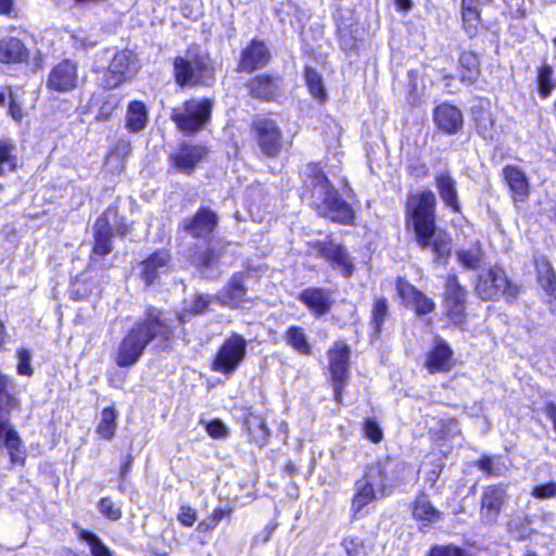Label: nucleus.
Listing matches in <instances>:
<instances>
[{
  "label": "nucleus",
  "instance_id": "50",
  "mask_svg": "<svg viewBox=\"0 0 556 556\" xmlns=\"http://www.w3.org/2000/svg\"><path fill=\"white\" fill-rule=\"evenodd\" d=\"M17 363L16 372L21 376L30 377L34 374V368L30 364V352L27 349L20 348L16 350Z\"/></svg>",
  "mask_w": 556,
  "mask_h": 556
},
{
  "label": "nucleus",
  "instance_id": "9",
  "mask_svg": "<svg viewBox=\"0 0 556 556\" xmlns=\"http://www.w3.org/2000/svg\"><path fill=\"white\" fill-rule=\"evenodd\" d=\"M243 86L249 98L261 103H280L286 93L282 76L271 72L254 74Z\"/></svg>",
  "mask_w": 556,
  "mask_h": 556
},
{
  "label": "nucleus",
  "instance_id": "1",
  "mask_svg": "<svg viewBox=\"0 0 556 556\" xmlns=\"http://www.w3.org/2000/svg\"><path fill=\"white\" fill-rule=\"evenodd\" d=\"M168 314L162 307L146 305L142 315L122 337L114 353L115 364L121 368L135 366L152 342H157L162 349H172L176 327Z\"/></svg>",
  "mask_w": 556,
  "mask_h": 556
},
{
  "label": "nucleus",
  "instance_id": "47",
  "mask_svg": "<svg viewBox=\"0 0 556 556\" xmlns=\"http://www.w3.org/2000/svg\"><path fill=\"white\" fill-rule=\"evenodd\" d=\"M100 513L111 521H117L122 518V508L110 496L100 498L98 503Z\"/></svg>",
  "mask_w": 556,
  "mask_h": 556
},
{
  "label": "nucleus",
  "instance_id": "28",
  "mask_svg": "<svg viewBox=\"0 0 556 556\" xmlns=\"http://www.w3.org/2000/svg\"><path fill=\"white\" fill-rule=\"evenodd\" d=\"M433 118L437 126L447 134H456L463 127V114L455 105L443 103L435 108Z\"/></svg>",
  "mask_w": 556,
  "mask_h": 556
},
{
  "label": "nucleus",
  "instance_id": "38",
  "mask_svg": "<svg viewBox=\"0 0 556 556\" xmlns=\"http://www.w3.org/2000/svg\"><path fill=\"white\" fill-rule=\"evenodd\" d=\"M117 410L114 406H105L100 412V420L96 426V433L102 440L111 441L117 429Z\"/></svg>",
  "mask_w": 556,
  "mask_h": 556
},
{
  "label": "nucleus",
  "instance_id": "33",
  "mask_svg": "<svg viewBox=\"0 0 556 556\" xmlns=\"http://www.w3.org/2000/svg\"><path fill=\"white\" fill-rule=\"evenodd\" d=\"M149 122L147 105L141 100H132L127 105L125 127L130 132L141 131Z\"/></svg>",
  "mask_w": 556,
  "mask_h": 556
},
{
  "label": "nucleus",
  "instance_id": "20",
  "mask_svg": "<svg viewBox=\"0 0 556 556\" xmlns=\"http://www.w3.org/2000/svg\"><path fill=\"white\" fill-rule=\"evenodd\" d=\"M172 263V253L168 249H156L138 263L139 278L146 287L154 285L162 271Z\"/></svg>",
  "mask_w": 556,
  "mask_h": 556
},
{
  "label": "nucleus",
  "instance_id": "61",
  "mask_svg": "<svg viewBox=\"0 0 556 556\" xmlns=\"http://www.w3.org/2000/svg\"><path fill=\"white\" fill-rule=\"evenodd\" d=\"M490 0H476L477 3H485ZM473 0H463V17L465 21L470 22L478 17V11L473 4Z\"/></svg>",
  "mask_w": 556,
  "mask_h": 556
},
{
  "label": "nucleus",
  "instance_id": "62",
  "mask_svg": "<svg viewBox=\"0 0 556 556\" xmlns=\"http://www.w3.org/2000/svg\"><path fill=\"white\" fill-rule=\"evenodd\" d=\"M429 556H468L456 546H437L431 549Z\"/></svg>",
  "mask_w": 556,
  "mask_h": 556
},
{
  "label": "nucleus",
  "instance_id": "48",
  "mask_svg": "<svg viewBox=\"0 0 556 556\" xmlns=\"http://www.w3.org/2000/svg\"><path fill=\"white\" fill-rule=\"evenodd\" d=\"M388 316V303L386 299H379L375 302L372 308L371 324L374 328V334L378 336L380 332L381 325L384 323Z\"/></svg>",
  "mask_w": 556,
  "mask_h": 556
},
{
  "label": "nucleus",
  "instance_id": "3",
  "mask_svg": "<svg viewBox=\"0 0 556 556\" xmlns=\"http://www.w3.org/2000/svg\"><path fill=\"white\" fill-rule=\"evenodd\" d=\"M172 77L177 87H211L216 80L215 67L208 55H195L192 60L176 55L172 61Z\"/></svg>",
  "mask_w": 556,
  "mask_h": 556
},
{
  "label": "nucleus",
  "instance_id": "24",
  "mask_svg": "<svg viewBox=\"0 0 556 556\" xmlns=\"http://www.w3.org/2000/svg\"><path fill=\"white\" fill-rule=\"evenodd\" d=\"M298 300L316 317L330 312L332 306V292L321 287H308L298 294Z\"/></svg>",
  "mask_w": 556,
  "mask_h": 556
},
{
  "label": "nucleus",
  "instance_id": "32",
  "mask_svg": "<svg viewBox=\"0 0 556 556\" xmlns=\"http://www.w3.org/2000/svg\"><path fill=\"white\" fill-rule=\"evenodd\" d=\"M538 280L546 294L549 296V304L553 312H556V275L546 258L536 261Z\"/></svg>",
  "mask_w": 556,
  "mask_h": 556
},
{
  "label": "nucleus",
  "instance_id": "49",
  "mask_svg": "<svg viewBox=\"0 0 556 556\" xmlns=\"http://www.w3.org/2000/svg\"><path fill=\"white\" fill-rule=\"evenodd\" d=\"M363 435L372 443H380L383 439V430L375 418H367L362 425Z\"/></svg>",
  "mask_w": 556,
  "mask_h": 556
},
{
  "label": "nucleus",
  "instance_id": "18",
  "mask_svg": "<svg viewBox=\"0 0 556 556\" xmlns=\"http://www.w3.org/2000/svg\"><path fill=\"white\" fill-rule=\"evenodd\" d=\"M131 53L128 50H119L114 53L101 78L100 86L104 90H113L121 87L129 79Z\"/></svg>",
  "mask_w": 556,
  "mask_h": 556
},
{
  "label": "nucleus",
  "instance_id": "26",
  "mask_svg": "<svg viewBox=\"0 0 556 556\" xmlns=\"http://www.w3.org/2000/svg\"><path fill=\"white\" fill-rule=\"evenodd\" d=\"M242 429L248 441L260 448L264 447L269 441L270 430L264 418L252 412H247L242 416Z\"/></svg>",
  "mask_w": 556,
  "mask_h": 556
},
{
  "label": "nucleus",
  "instance_id": "42",
  "mask_svg": "<svg viewBox=\"0 0 556 556\" xmlns=\"http://www.w3.org/2000/svg\"><path fill=\"white\" fill-rule=\"evenodd\" d=\"M223 255V249L207 247L194 254V264L199 269H210L219 263Z\"/></svg>",
  "mask_w": 556,
  "mask_h": 556
},
{
  "label": "nucleus",
  "instance_id": "55",
  "mask_svg": "<svg viewBox=\"0 0 556 556\" xmlns=\"http://www.w3.org/2000/svg\"><path fill=\"white\" fill-rule=\"evenodd\" d=\"M9 108L8 115L16 123H22L24 118V111L20 102L14 97L11 87H8Z\"/></svg>",
  "mask_w": 556,
  "mask_h": 556
},
{
  "label": "nucleus",
  "instance_id": "35",
  "mask_svg": "<svg viewBox=\"0 0 556 556\" xmlns=\"http://www.w3.org/2000/svg\"><path fill=\"white\" fill-rule=\"evenodd\" d=\"M435 187L446 206L458 212L459 203L455 179L447 172L440 173L435 176Z\"/></svg>",
  "mask_w": 556,
  "mask_h": 556
},
{
  "label": "nucleus",
  "instance_id": "41",
  "mask_svg": "<svg viewBox=\"0 0 556 556\" xmlns=\"http://www.w3.org/2000/svg\"><path fill=\"white\" fill-rule=\"evenodd\" d=\"M94 288L92 278L76 276L71 283L70 298L74 301H86L92 295Z\"/></svg>",
  "mask_w": 556,
  "mask_h": 556
},
{
  "label": "nucleus",
  "instance_id": "27",
  "mask_svg": "<svg viewBox=\"0 0 556 556\" xmlns=\"http://www.w3.org/2000/svg\"><path fill=\"white\" fill-rule=\"evenodd\" d=\"M324 190V198L321 200L324 215L331 220L342 224L346 223L348 203L340 197L338 190L331 185Z\"/></svg>",
  "mask_w": 556,
  "mask_h": 556
},
{
  "label": "nucleus",
  "instance_id": "19",
  "mask_svg": "<svg viewBox=\"0 0 556 556\" xmlns=\"http://www.w3.org/2000/svg\"><path fill=\"white\" fill-rule=\"evenodd\" d=\"M443 305L450 319L455 325H460L465 317L466 291L455 275L446 278Z\"/></svg>",
  "mask_w": 556,
  "mask_h": 556
},
{
  "label": "nucleus",
  "instance_id": "23",
  "mask_svg": "<svg viewBox=\"0 0 556 556\" xmlns=\"http://www.w3.org/2000/svg\"><path fill=\"white\" fill-rule=\"evenodd\" d=\"M454 352L440 337L434 338L433 346L427 352L425 367L430 374L447 372L455 364Z\"/></svg>",
  "mask_w": 556,
  "mask_h": 556
},
{
  "label": "nucleus",
  "instance_id": "51",
  "mask_svg": "<svg viewBox=\"0 0 556 556\" xmlns=\"http://www.w3.org/2000/svg\"><path fill=\"white\" fill-rule=\"evenodd\" d=\"M205 431L212 439L223 440L229 435L226 425L218 418H214L204 425Z\"/></svg>",
  "mask_w": 556,
  "mask_h": 556
},
{
  "label": "nucleus",
  "instance_id": "5",
  "mask_svg": "<svg viewBox=\"0 0 556 556\" xmlns=\"http://www.w3.org/2000/svg\"><path fill=\"white\" fill-rule=\"evenodd\" d=\"M129 231L130 227L126 224L125 218H118V206L109 205L96 218L92 226V255L103 258L111 254L114 250L115 235L124 238Z\"/></svg>",
  "mask_w": 556,
  "mask_h": 556
},
{
  "label": "nucleus",
  "instance_id": "59",
  "mask_svg": "<svg viewBox=\"0 0 556 556\" xmlns=\"http://www.w3.org/2000/svg\"><path fill=\"white\" fill-rule=\"evenodd\" d=\"M279 523L277 520L269 521L263 529L262 533L254 536L253 541L255 544H264L271 540L274 532L278 528Z\"/></svg>",
  "mask_w": 556,
  "mask_h": 556
},
{
  "label": "nucleus",
  "instance_id": "31",
  "mask_svg": "<svg viewBox=\"0 0 556 556\" xmlns=\"http://www.w3.org/2000/svg\"><path fill=\"white\" fill-rule=\"evenodd\" d=\"M302 75L309 96L318 105H324L329 97L321 74L311 65H305Z\"/></svg>",
  "mask_w": 556,
  "mask_h": 556
},
{
  "label": "nucleus",
  "instance_id": "60",
  "mask_svg": "<svg viewBox=\"0 0 556 556\" xmlns=\"http://www.w3.org/2000/svg\"><path fill=\"white\" fill-rule=\"evenodd\" d=\"M117 103L112 99H106L100 105L96 118L98 121H108L111 118L113 112L115 111Z\"/></svg>",
  "mask_w": 556,
  "mask_h": 556
},
{
  "label": "nucleus",
  "instance_id": "40",
  "mask_svg": "<svg viewBox=\"0 0 556 556\" xmlns=\"http://www.w3.org/2000/svg\"><path fill=\"white\" fill-rule=\"evenodd\" d=\"M460 80L467 85L473 84L479 76V61L475 53L463 52L459 56Z\"/></svg>",
  "mask_w": 556,
  "mask_h": 556
},
{
  "label": "nucleus",
  "instance_id": "6",
  "mask_svg": "<svg viewBox=\"0 0 556 556\" xmlns=\"http://www.w3.org/2000/svg\"><path fill=\"white\" fill-rule=\"evenodd\" d=\"M273 113L257 114L250 124V131L260 154L268 160L278 159L286 150V140L281 126Z\"/></svg>",
  "mask_w": 556,
  "mask_h": 556
},
{
  "label": "nucleus",
  "instance_id": "43",
  "mask_svg": "<svg viewBox=\"0 0 556 556\" xmlns=\"http://www.w3.org/2000/svg\"><path fill=\"white\" fill-rule=\"evenodd\" d=\"M79 540L86 542L90 546L92 556H113V552L103 543V541L94 533L80 529L77 533Z\"/></svg>",
  "mask_w": 556,
  "mask_h": 556
},
{
  "label": "nucleus",
  "instance_id": "8",
  "mask_svg": "<svg viewBox=\"0 0 556 556\" xmlns=\"http://www.w3.org/2000/svg\"><path fill=\"white\" fill-rule=\"evenodd\" d=\"M386 479L380 463L367 467L363 479L355 482V494L352 501L354 516L364 515L363 509L376 500V493L384 494ZM367 511H365L366 514Z\"/></svg>",
  "mask_w": 556,
  "mask_h": 556
},
{
  "label": "nucleus",
  "instance_id": "29",
  "mask_svg": "<svg viewBox=\"0 0 556 556\" xmlns=\"http://www.w3.org/2000/svg\"><path fill=\"white\" fill-rule=\"evenodd\" d=\"M502 175L513 193L514 201H525L530 188L526 173L516 165H506Z\"/></svg>",
  "mask_w": 556,
  "mask_h": 556
},
{
  "label": "nucleus",
  "instance_id": "12",
  "mask_svg": "<svg viewBox=\"0 0 556 556\" xmlns=\"http://www.w3.org/2000/svg\"><path fill=\"white\" fill-rule=\"evenodd\" d=\"M207 155L208 148L206 146L182 142L175 152L168 155L169 168L172 172L191 176Z\"/></svg>",
  "mask_w": 556,
  "mask_h": 556
},
{
  "label": "nucleus",
  "instance_id": "16",
  "mask_svg": "<svg viewBox=\"0 0 556 556\" xmlns=\"http://www.w3.org/2000/svg\"><path fill=\"white\" fill-rule=\"evenodd\" d=\"M7 30L9 34L0 38V64H28L31 52L23 38L13 35V33L17 31V27L11 25Z\"/></svg>",
  "mask_w": 556,
  "mask_h": 556
},
{
  "label": "nucleus",
  "instance_id": "37",
  "mask_svg": "<svg viewBox=\"0 0 556 556\" xmlns=\"http://www.w3.org/2000/svg\"><path fill=\"white\" fill-rule=\"evenodd\" d=\"M18 169L17 148L13 139H0V177Z\"/></svg>",
  "mask_w": 556,
  "mask_h": 556
},
{
  "label": "nucleus",
  "instance_id": "21",
  "mask_svg": "<svg viewBox=\"0 0 556 556\" xmlns=\"http://www.w3.org/2000/svg\"><path fill=\"white\" fill-rule=\"evenodd\" d=\"M507 500L506 488L502 484L486 486L481 495L480 517L483 523L494 525Z\"/></svg>",
  "mask_w": 556,
  "mask_h": 556
},
{
  "label": "nucleus",
  "instance_id": "63",
  "mask_svg": "<svg viewBox=\"0 0 556 556\" xmlns=\"http://www.w3.org/2000/svg\"><path fill=\"white\" fill-rule=\"evenodd\" d=\"M232 511H233V507L231 505L227 504L225 506L215 507L208 516L211 517V521H215L219 525V522L225 517H230Z\"/></svg>",
  "mask_w": 556,
  "mask_h": 556
},
{
  "label": "nucleus",
  "instance_id": "17",
  "mask_svg": "<svg viewBox=\"0 0 556 556\" xmlns=\"http://www.w3.org/2000/svg\"><path fill=\"white\" fill-rule=\"evenodd\" d=\"M248 274L244 271L233 273L228 281L216 292L215 301L222 307L236 309L247 302L248 287L245 286Z\"/></svg>",
  "mask_w": 556,
  "mask_h": 556
},
{
  "label": "nucleus",
  "instance_id": "52",
  "mask_svg": "<svg viewBox=\"0 0 556 556\" xmlns=\"http://www.w3.org/2000/svg\"><path fill=\"white\" fill-rule=\"evenodd\" d=\"M212 296L208 294H202L198 293L193 296L192 303L190 307L188 308V312L190 315H203L206 312H208L211 303H212Z\"/></svg>",
  "mask_w": 556,
  "mask_h": 556
},
{
  "label": "nucleus",
  "instance_id": "22",
  "mask_svg": "<svg viewBox=\"0 0 556 556\" xmlns=\"http://www.w3.org/2000/svg\"><path fill=\"white\" fill-rule=\"evenodd\" d=\"M0 444L7 448L12 465H25L27 450L18 432L11 426L10 419L7 417L0 418Z\"/></svg>",
  "mask_w": 556,
  "mask_h": 556
},
{
  "label": "nucleus",
  "instance_id": "7",
  "mask_svg": "<svg viewBox=\"0 0 556 556\" xmlns=\"http://www.w3.org/2000/svg\"><path fill=\"white\" fill-rule=\"evenodd\" d=\"M247 339L238 332H231L217 348L215 354L210 361L208 368L213 372L230 377L242 365L247 358Z\"/></svg>",
  "mask_w": 556,
  "mask_h": 556
},
{
  "label": "nucleus",
  "instance_id": "2",
  "mask_svg": "<svg viewBox=\"0 0 556 556\" xmlns=\"http://www.w3.org/2000/svg\"><path fill=\"white\" fill-rule=\"evenodd\" d=\"M437 199L431 190L413 193L406 203L407 225L413 227L415 239L421 249L430 245L435 230Z\"/></svg>",
  "mask_w": 556,
  "mask_h": 556
},
{
  "label": "nucleus",
  "instance_id": "57",
  "mask_svg": "<svg viewBox=\"0 0 556 556\" xmlns=\"http://www.w3.org/2000/svg\"><path fill=\"white\" fill-rule=\"evenodd\" d=\"M134 455L131 453H127L123 458H122V462H121V465H119V484L117 485V489L122 492V493H125L126 492V486L124 485V481L127 479V477L129 476L130 471H131V468H132V464H134Z\"/></svg>",
  "mask_w": 556,
  "mask_h": 556
},
{
  "label": "nucleus",
  "instance_id": "10",
  "mask_svg": "<svg viewBox=\"0 0 556 556\" xmlns=\"http://www.w3.org/2000/svg\"><path fill=\"white\" fill-rule=\"evenodd\" d=\"M328 380L330 381L334 397L342 401L345 380L348 378V343L337 341L327 351Z\"/></svg>",
  "mask_w": 556,
  "mask_h": 556
},
{
  "label": "nucleus",
  "instance_id": "13",
  "mask_svg": "<svg viewBox=\"0 0 556 556\" xmlns=\"http://www.w3.org/2000/svg\"><path fill=\"white\" fill-rule=\"evenodd\" d=\"M517 291V288L509 283L501 268H491L481 274L476 285V292L482 300H495L500 295L514 299Z\"/></svg>",
  "mask_w": 556,
  "mask_h": 556
},
{
  "label": "nucleus",
  "instance_id": "15",
  "mask_svg": "<svg viewBox=\"0 0 556 556\" xmlns=\"http://www.w3.org/2000/svg\"><path fill=\"white\" fill-rule=\"evenodd\" d=\"M219 218L208 206H200L191 216L181 223L182 230L193 239H208L216 231Z\"/></svg>",
  "mask_w": 556,
  "mask_h": 556
},
{
  "label": "nucleus",
  "instance_id": "14",
  "mask_svg": "<svg viewBox=\"0 0 556 556\" xmlns=\"http://www.w3.org/2000/svg\"><path fill=\"white\" fill-rule=\"evenodd\" d=\"M78 63L72 59H62L48 73L46 88L58 93L72 92L78 87Z\"/></svg>",
  "mask_w": 556,
  "mask_h": 556
},
{
  "label": "nucleus",
  "instance_id": "11",
  "mask_svg": "<svg viewBox=\"0 0 556 556\" xmlns=\"http://www.w3.org/2000/svg\"><path fill=\"white\" fill-rule=\"evenodd\" d=\"M271 60L273 54L265 40L252 38L239 53L236 72L254 74L267 67Z\"/></svg>",
  "mask_w": 556,
  "mask_h": 556
},
{
  "label": "nucleus",
  "instance_id": "4",
  "mask_svg": "<svg viewBox=\"0 0 556 556\" xmlns=\"http://www.w3.org/2000/svg\"><path fill=\"white\" fill-rule=\"evenodd\" d=\"M214 100L208 97L189 98L170 111V121L184 135H195L204 130L212 121Z\"/></svg>",
  "mask_w": 556,
  "mask_h": 556
},
{
  "label": "nucleus",
  "instance_id": "58",
  "mask_svg": "<svg viewBox=\"0 0 556 556\" xmlns=\"http://www.w3.org/2000/svg\"><path fill=\"white\" fill-rule=\"evenodd\" d=\"M532 495L539 500H548L556 496V482H548L533 489Z\"/></svg>",
  "mask_w": 556,
  "mask_h": 556
},
{
  "label": "nucleus",
  "instance_id": "64",
  "mask_svg": "<svg viewBox=\"0 0 556 556\" xmlns=\"http://www.w3.org/2000/svg\"><path fill=\"white\" fill-rule=\"evenodd\" d=\"M0 15L16 18L15 0H0Z\"/></svg>",
  "mask_w": 556,
  "mask_h": 556
},
{
  "label": "nucleus",
  "instance_id": "54",
  "mask_svg": "<svg viewBox=\"0 0 556 556\" xmlns=\"http://www.w3.org/2000/svg\"><path fill=\"white\" fill-rule=\"evenodd\" d=\"M308 177L314 187H321L325 189L331 185L325 172L317 163L309 164Z\"/></svg>",
  "mask_w": 556,
  "mask_h": 556
},
{
  "label": "nucleus",
  "instance_id": "56",
  "mask_svg": "<svg viewBox=\"0 0 556 556\" xmlns=\"http://www.w3.org/2000/svg\"><path fill=\"white\" fill-rule=\"evenodd\" d=\"M198 519L197 510L189 505H181L177 514V520L184 527H192Z\"/></svg>",
  "mask_w": 556,
  "mask_h": 556
},
{
  "label": "nucleus",
  "instance_id": "53",
  "mask_svg": "<svg viewBox=\"0 0 556 556\" xmlns=\"http://www.w3.org/2000/svg\"><path fill=\"white\" fill-rule=\"evenodd\" d=\"M130 141L125 138H119L109 147L108 155L116 159H124L130 153Z\"/></svg>",
  "mask_w": 556,
  "mask_h": 556
},
{
  "label": "nucleus",
  "instance_id": "46",
  "mask_svg": "<svg viewBox=\"0 0 556 556\" xmlns=\"http://www.w3.org/2000/svg\"><path fill=\"white\" fill-rule=\"evenodd\" d=\"M538 85H539V92L543 98L548 97L551 94L552 90L555 88V80L553 78V68L548 64H543L539 68Z\"/></svg>",
  "mask_w": 556,
  "mask_h": 556
},
{
  "label": "nucleus",
  "instance_id": "25",
  "mask_svg": "<svg viewBox=\"0 0 556 556\" xmlns=\"http://www.w3.org/2000/svg\"><path fill=\"white\" fill-rule=\"evenodd\" d=\"M396 290L403 302L407 306L413 307L418 315L429 314L435 307L434 302L430 298L403 278L397 279Z\"/></svg>",
  "mask_w": 556,
  "mask_h": 556
},
{
  "label": "nucleus",
  "instance_id": "45",
  "mask_svg": "<svg viewBox=\"0 0 556 556\" xmlns=\"http://www.w3.org/2000/svg\"><path fill=\"white\" fill-rule=\"evenodd\" d=\"M430 247L435 254L437 261L447 258L451 253V238L445 232L435 229L428 248Z\"/></svg>",
  "mask_w": 556,
  "mask_h": 556
},
{
  "label": "nucleus",
  "instance_id": "44",
  "mask_svg": "<svg viewBox=\"0 0 556 556\" xmlns=\"http://www.w3.org/2000/svg\"><path fill=\"white\" fill-rule=\"evenodd\" d=\"M482 250L479 245H472L468 249H460L456 252L458 262L468 269L476 270L482 263Z\"/></svg>",
  "mask_w": 556,
  "mask_h": 556
},
{
  "label": "nucleus",
  "instance_id": "30",
  "mask_svg": "<svg viewBox=\"0 0 556 556\" xmlns=\"http://www.w3.org/2000/svg\"><path fill=\"white\" fill-rule=\"evenodd\" d=\"M21 408L12 379L0 371V418L11 419V412Z\"/></svg>",
  "mask_w": 556,
  "mask_h": 556
},
{
  "label": "nucleus",
  "instance_id": "39",
  "mask_svg": "<svg viewBox=\"0 0 556 556\" xmlns=\"http://www.w3.org/2000/svg\"><path fill=\"white\" fill-rule=\"evenodd\" d=\"M413 515L417 520L424 521L427 525L433 523L441 518V513L424 494L416 498L414 503Z\"/></svg>",
  "mask_w": 556,
  "mask_h": 556
},
{
  "label": "nucleus",
  "instance_id": "36",
  "mask_svg": "<svg viewBox=\"0 0 556 556\" xmlns=\"http://www.w3.org/2000/svg\"><path fill=\"white\" fill-rule=\"evenodd\" d=\"M317 255L331 265H338L342 268L344 275H348V258L342 245L336 244L331 240L323 241L317 244Z\"/></svg>",
  "mask_w": 556,
  "mask_h": 556
},
{
  "label": "nucleus",
  "instance_id": "34",
  "mask_svg": "<svg viewBox=\"0 0 556 556\" xmlns=\"http://www.w3.org/2000/svg\"><path fill=\"white\" fill-rule=\"evenodd\" d=\"M283 340L288 346L301 355L313 354V346L303 327L291 325L283 332Z\"/></svg>",
  "mask_w": 556,
  "mask_h": 556
}]
</instances>
